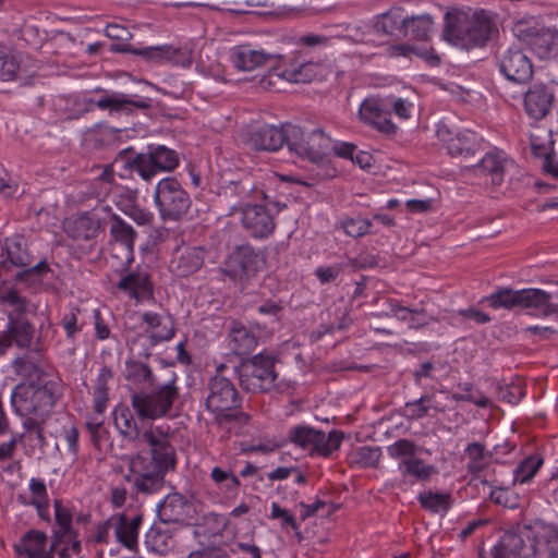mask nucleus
Wrapping results in <instances>:
<instances>
[{
	"mask_svg": "<svg viewBox=\"0 0 558 558\" xmlns=\"http://www.w3.org/2000/svg\"><path fill=\"white\" fill-rule=\"evenodd\" d=\"M250 420L251 416L240 409L225 411L214 417L215 423L220 428L232 432L235 435L244 433V428L247 426Z\"/></svg>",
	"mask_w": 558,
	"mask_h": 558,
	"instance_id": "39",
	"label": "nucleus"
},
{
	"mask_svg": "<svg viewBox=\"0 0 558 558\" xmlns=\"http://www.w3.org/2000/svg\"><path fill=\"white\" fill-rule=\"evenodd\" d=\"M280 58L263 49H254L248 45L235 46L230 50V60L240 71H253Z\"/></svg>",
	"mask_w": 558,
	"mask_h": 558,
	"instance_id": "26",
	"label": "nucleus"
},
{
	"mask_svg": "<svg viewBox=\"0 0 558 558\" xmlns=\"http://www.w3.org/2000/svg\"><path fill=\"white\" fill-rule=\"evenodd\" d=\"M204 263V250L198 246L178 247L170 263V269L180 277L197 271Z\"/></svg>",
	"mask_w": 558,
	"mask_h": 558,
	"instance_id": "28",
	"label": "nucleus"
},
{
	"mask_svg": "<svg viewBox=\"0 0 558 558\" xmlns=\"http://www.w3.org/2000/svg\"><path fill=\"white\" fill-rule=\"evenodd\" d=\"M102 230V219L97 211L84 213L65 223L66 233L74 240H92Z\"/></svg>",
	"mask_w": 558,
	"mask_h": 558,
	"instance_id": "29",
	"label": "nucleus"
},
{
	"mask_svg": "<svg viewBox=\"0 0 558 558\" xmlns=\"http://www.w3.org/2000/svg\"><path fill=\"white\" fill-rule=\"evenodd\" d=\"M357 461L364 466H377L379 459L381 457V450L379 447H369L364 446L361 447L357 452Z\"/></svg>",
	"mask_w": 558,
	"mask_h": 558,
	"instance_id": "60",
	"label": "nucleus"
},
{
	"mask_svg": "<svg viewBox=\"0 0 558 558\" xmlns=\"http://www.w3.org/2000/svg\"><path fill=\"white\" fill-rule=\"evenodd\" d=\"M494 558H558V529L536 523L505 533L492 550Z\"/></svg>",
	"mask_w": 558,
	"mask_h": 558,
	"instance_id": "3",
	"label": "nucleus"
},
{
	"mask_svg": "<svg viewBox=\"0 0 558 558\" xmlns=\"http://www.w3.org/2000/svg\"><path fill=\"white\" fill-rule=\"evenodd\" d=\"M288 134L290 135L289 151L291 154L324 168L323 175H330L328 168V157L332 150L330 137L319 129L306 134L298 125L291 129Z\"/></svg>",
	"mask_w": 558,
	"mask_h": 558,
	"instance_id": "8",
	"label": "nucleus"
},
{
	"mask_svg": "<svg viewBox=\"0 0 558 558\" xmlns=\"http://www.w3.org/2000/svg\"><path fill=\"white\" fill-rule=\"evenodd\" d=\"M371 226L369 220L361 217L347 218L342 221L344 232L352 238H359L368 233Z\"/></svg>",
	"mask_w": 558,
	"mask_h": 558,
	"instance_id": "58",
	"label": "nucleus"
},
{
	"mask_svg": "<svg viewBox=\"0 0 558 558\" xmlns=\"http://www.w3.org/2000/svg\"><path fill=\"white\" fill-rule=\"evenodd\" d=\"M492 501L509 509H515L520 506L519 496L508 488L497 487L490 492Z\"/></svg>",
	"mask_w": 558,
	"mask_h": 558,
	"instance_id": "57",
	"label": "nucleus"
},
{
	"mask_svg": "<svg viewBox=\"0 0 558 558\" xmlns=\"http://www.w3.org/2000/svg\"><path fill=\"white\" fill-rule=\"evenodd\" d=\"M114 425L120 434L136 442L148 446L130 458L131 475L125 478L132 482L136 492L150 495L159 492L165 485L166 474L175 468L177 456L170 444L169 434L160 426H150L140 430L133 413L128 407L121 405L114 410Z\"/></svg>",
	"mask_w": 558,
	"mask_h": 558,
	"instance_id": "1",
	"label": "nucleus"
},
{
	"mask_svg": "<svg viewBox=\"0 0 558 558\" xmlns=\"http://www.w3.org/2000/svg\"><path fill=\"white\" fill-rule=\"evenodd\" d=\"M28 379L19 384L11 393L14 412L24 417V428L44 424L56 402L63 393L61 379L48 374L34 364L25 365Z\"/></svg>",
	"mask_w": 558,
	"mask_h": 558,
	"instance_id": "2",
	"label": "nucleus"
},
{
	"mask_svg": "<svg viewBox=\"0 0 558 558\" xmlns=\"http://www.w3.org/2000/svg\"><path fill=\"white\" fill-rule=\"evenodd\" d=\"M48 537L46 533L37 530H29L14 544V550L17 556L27 558H53V551L59 545L53 541L47 549Z\"/></svg>",
	"mask_w": 558,
	"mask_h": 558,
	"instance_id": "24",
	"label": "nucleus"
},
{
	"mask_svg": "<svg viewBox=\"0 0 558 558\" xmlns=\"http://www.w3.org/2000/svg\"><path fill=\"white\" fill-rule=\"evenodd\" d=\"M35 327L25 316H8L7 329L0 333V354H5L12 345L31 349L34 344Z\"/></svg>",
	"mask_w": 558,
	"mask_h": 558,
	"instance_id": "18",
	"label": "nucleus"
},
{
	"mask_svg": "<svg viewBox=\"0 0 558 558\" xmlns=\"http://www.w3.org/2000/svg\"><path fill=\"white\" fill-rule=\"evenodd\" d=\"M0 303L7 304L13 308L8 314V316H25L29 305L28 300L25 296H23L15 288H9L0 292Z\"/></svg>",
	"mask_w": 558,
	"mask_h": 558,
	"instance_id": "47",
	"label": "nucleus"
},
{
	"mask_svg": "<svg viewBox=\"0 0 558 558\" xmlns=\"http://www.w3.org/2000/svg\"><path fill=\"white\" fill-rule=\"evenodd\" d=\"M531 148L535 156H544L543 169L545 172L551 174L558 179V165L554 158L546 153V148L543 145H538L534 137H531Z\"/></svg>",
	"mask_w": 558,
	"mask_h": 558,
	"instance_id": "59",
	"label": "nucleus"
},
{
	"mask_svg": "<svg viewBox=\"0 0 558 558\" xmlns=\"http://www.w3.org/2000/svg\"><path fill=\"white\" fill-rule=\"evenodd\" d=\"M187 558H231L221 547L216 545L204 546L201 549L193 550Z\"/></svg>",
	"mask_w": 558,
	"mask_h": 558,
	"instance_id": "63",
	"label": "nucleus"
},
{
	"mask_svg": "<svg viewBox=\"0 0 558 558\" xmlns=\"http://www.w3.org/2000/svg\"><path fill=\"white\" fill-rule=\"evenodd\" d=\"M20 63L12 51L0 45V80L11 81L16 77Z\"/></svg>",
	"mask_w": 558,
	"mask_h": 558,
	"instance_id": "52",
	"label": "nucleus"
},
{
	"mask_svg": "<svg viewBox=\"0 0 558 558\" xmlns=\"http://www.w3.org/2000/svg\"><path fill=\"white\" fill-rule=\"evenodd\" d=\"M99 109L113 111H132V108L148 109L151 107V99L147 97H135L126 94L107 95L96 102Z\"/></svg>",
	"mask_w": 558,
	"mask_h": 558,
	"instance_id": "32",
	"label": "nucleus"
},
{
	"mask_svg": "<svg viewBox=\"0 0 558 558\" xmlns=\"http://www.w3.org/2000/svg\"><path fill=\"white\" fill-rule=\"evenodd\" d=\"M465 456L469 460L466 470L471 474H478L486 468L485 460L492 458L493 453L487 451L481 442H471L466 446Z\"/></svg>",
	"mask_w": 558,
	"mask_h": 558,
	"instance_id": "42",
	"label": "nucleus"
},
{
	"mask_svg": "<svg viewBox=\"0 0 558 558\" xmlns=\"http://www.w3.org/2000/svg\"><path fill=\"white\" fill-rule=\"evenodd\" d=\"M498 396L500 400L517 404L524 397V390L520 385H508L499 387Z\"/></svg>",
	"mask_w": 558,
	"mask_h": 558,
	"instance_id": "62",
	"label": "nucleus"
},
{
	"mask_svg": "<svg viewBox=\"0 0 558 558\" xmlns=\"http://www.w3.org/2000/svg\"><path fill=\"white\" fill-rule=\"evenodd\" d=\"M54 518L58 525V530L54 531V541L60 543L64 537L72 539V513L61 500H54Z\"/></svg>",
	"mask_w": 558,
	"mask_h": 558,
	"instance_id": "44",
	"label": "nucleus"
},
{
	"mask_svg": "<svg viewBox=\"0 0 558 558\" xmlns=\"http://www.w3.org/2000/svg\"><path fill=\"white\" fill-rule=\"evenodd\" d=\"M295 125L291 123L281 126L264 125L250 133L247 143L255 150L276 151L283 145L290 149V135Z\"/></svg>",
	"mask_w": 558,
	"mask_h": 558,
	"instance_id": "20",
	"label": "nucleus"
},
{
	"mask_svg": "<svg viewBox=\"0 0 558 558\" xmlns=\"http://www.w3.org/2000/svg\"><path fill=\"white\" fill-rule=\"evenodd\" d=\"M439 138L446 144L448 153L452 157L461 158L469 163L470 159L480 150L482 138L474 132L465 130L452 135L445 124L437 130Z\"/></svg>",
	"mask_w": 558,
	"mask_h": 558,
	"instance_id": "17",
	"label": "nucleus"
},
{
	"mask_svg": "<svg viewBox=\"0 0 558 558\" xmlns=\"http://www.w3.org/2000/svg\"><path fill=\"white\" fill-rule=\"evenodd\" d=\"M407 14L402 8H392L376 16L374 29L389 36L404 37Z\"/></svg>",
	"mask_w": 558,
	"mask_h": 558,
	"instance_id": "33",
	"label": "nucleus"
},
{
	"mask_svg": "<svg viewBox=\"0 0 558 558\" xmlns=\"http://www.w3.org/2000/svg\"><path fill=\"white\" fill-rule=\"evenodd\" d=\"M155 204L163 220H180L189 211L192 201L180 182L172 177L160 180L154 193Z\"/></svg>",
	"mask_w": 558,
	"mask_h": 558,
	"instance_id": "9",
	"label": "nucleus"
},
{
	"mask_svg": "<svg viewBox=\"0 0 558 558\" xmlns=\"http://www.w3.org/2000/svg\"><path fill=\"white\" fill-rule=\"evenodd\" d=\"M49 271V266L46 260H40L35 265L25 267L15 276L17 282H25L28 286L39 284L44 276Z\"/></svg>",
	"mask_w": 558,
	"mask_h": 558,
	"instance_id": "51",
	"label": "nucleus"
},
{
	"mask_svg": "<svg viewBox=\"0 0 558 558\" xmlns=\"http://www.w3.org/2000/svg\"><path fill=\"white\" fill-rule=\"evenodd\" d=\"M275 364V356L266 352L242 360L234 368L240 387L253 393L270 391L276 386L278 377Z\"/></svg>",
	"mask_w": 558,
	"mask_h": 558,
	"instance_id": "6",
	"label": "nucleus"
},
{
	"mask_svg": "<svg viewBox=\"0 0 558 558\" xmlns=\"http://www.w3.org/2000/svg\"><path fill=\"white\" fill-rule=\"evenodd\" d=\"M227 368L225 364L217 367V373L208 384V395L206 398V409L215 416L221 412L241 409L242 398L233 383L223 375Z\"/></svg>",
	"mask_w": 558,
	"mask_h": 558,
	"instance_id": "14",
	"label": "nucleus"
},
{
	"mask_svg": "<svg viewBox=\"0 0 558 558\" xmlns=\"http://www.w3.org/2000/svg\"><path fill=\"white\" fill-rule=\"evenodd\" d=\"M178 397L179 388L173 375L166 384L156 386L150 392H134L131 396V404L140 420H156L168 414Z\"/></svg>",
	"mask_w": 558,
	"mask_h": 558,
	"instance_id": "7",
	"label": "nucleus"
},
{
	"mask_svg": "<svg viewBox=\"0 0 558 558\" xmlns=\"http://www.w3.org/2000/svg\"><path fill=\"white\" fill-rule=\"evenodd\" d=\"M5 250L12 265L21 268L33 264V257L28 251L26 240L23 236H14L5 240Z\"/></svg>",
	"mask_w": 558,
	"mask_h": 558,
	"instance_id": "38",
	"label": "nucleus"
},
{
	"mask_svg": "<svg viewBox=\"0 0 558 558\" xmlns=\"http://www.w3.org/2000/svg\"><path fill=\"white\" fill-rule=\"evenodd\" d=\"M490 20L482 13L469 14L461 10L448 11L441 32L444 40L461 49L482 47L489 39Z\"/></svg>",
	"mask_w": 558,
	"mask_h": 558,
	"instance_id": "4",
	"label": "nucleus"
},
{
	"mask_svg": "<svg viewBox=\"0 0 558 558\" xmlns=\"http://www.w3.org/2000/svg\"><path fill=\"white\" fill-rule=\"evenodd\" d=\"M0 303L7 304L13 308L8 314V316H25L29 305L28 300L25 296H23L15 288H9L0 292Z\"/></svg>",
	"mask_w": 558,
	"mask_h": 558,
	"instance_id": "48",
	"label": "nucleus"
},
{
	"mask_svg": "<svg viewBox=\"0 0 558 558\" xmlns=\"http://www.w3.org/2000/svg\"><path fill=\"white\" fill-rule=\"evenodd\" d=\"M543 464V458L538 454H532L525 458L514 471V481L521 484L529 482Z\"/></svg>",
	"mask_w": 558,
	"mask_h": 558,
	"instance_id": "50",
	"label": "nucleus"
},
{
	"mask_svg": "<svg viewBox=\"0 0 558 558\" xmlns=\"http://www.w3.org/2000/svg\"><path fill=\"white\" fill-rule=\"evenodd\" d=\"M407 26H404V37H411L415 40L426 41L429 39L434 28L432 15L425 13L421 15H407Z\"/></svg>",
	"mask_w": 558,
	"mask_h": 558,
	"instance_id": "37",
	"label": "nucleus"
},
{
	"mask_svg": "<svg viewBox=\"0 0 558 558\" xmlns=\"http://www.w3.org/2000/svg\"><path fill=\"white\" fill-rule=\"evenodd\" d=\"M417 499L425 510L433 513H446L451 506V496L444 493L423 492Z\"/></svg>",
	"mask_w": 558,
	"mask_h": 558,
	"instance_id": "43",
	"label": "nucleus"
},
{
	"mask_svg": "<svg viewBox=\"0 0 558 558\" xmlns=\"http://www.w3.org/2000/svg\"><path fill=\"white\" fill-rule=\"evenodd\" d=\"M497 62L500 72L511 82L526 84L533 77L532 61L524 50L518 46L500 48L497 52Z\"/></svg>",
	"mask_w": 558,
	"mask_h": 558,
	"instance_id": "15",
	"label": "nucleus"
},
{
	"mask_svg": "<svg viewBox=\"0 0 558 558\" xmlns=\"http://www.w3.org/2000/svg\"><path fill=\"white\" fill-rule=\"evenodd\" d=\"M507 159L498 151L487 153L478 163H465V167H471L475 173H485L490 177L493 185H500L504 181L505 167Z\"/></svg>",
	"mask_w": 558,
	"mask_h": 558,
	"instance_id": "34",
	"label": "nucleus"
},
{
	"mask_svg": "<svg viewBox=\"0 0 558 558\" xmlns=\"http://www.w3.org/2000/svg\"><path fill=\"white\" fill-rule=\"evenodd\" d=\"M112 376L110 369L104 367L101 373L97 379V386L94 390V402H95V411L99 414L104 413L107 403V379Z\"/></svg>",
	"mask_w": 558,
	"mask_h": 558,
	"instance_id": "55",
	"label": "nucleus"
},
{
	"mask_svg": "<svg viewBox=\"0 0 558 558\" xmlns=\"http://www.w3.org/2000/svg\"><path fill=\"white\" fill-rule=\"evenodd\" d=\"M131 170L145 181H150L160 171H172L179 166V155L163 145L150 146L147 153L136 154L126 160Z\"/></svg>",
	"mask_w": 558,
	"mask_h": 558,
	"instance_id": "11",
	"label": "nucleus"
},
{
	"mask_svg": "<svg viewBox=\"0 0 558 558\" xmlns=\"http://www.w3.org/2000/svg\"><path fill=\"white\" fill-rule=\"evenodd\" d=\"M361 119L385 134L396 133L397 126L389 119V104L384 98L369 97L360 106Z\"/></svg>",
	"mask_w": 558,
	"mask_h": 558,
	"instance_id": "21",
	"label": "nucleus"
},
{
	"mask_svg": "<svg viewBox=\"0 0 558 558\" xmlns=\"http://www.w3.org/2000/svg\"><path fill=\"white\" fill-rule=\"evenodd\" d=\"M317 65L313 62H291L287 64L274 65L268 76H264L260 80V84L265 86H270L272 84L271 78L278 77L286 80L290 83H308L317 74Z\"/></svg>",
	"mask_w": 558,
	"mask_h": 558,
	"instance_id": "23",
	"label": "nucleus"
},
{
	"mask_svg": "<svg viewBox=\"0 0 558 558\" xmlns=\"http://www.w3.org/2000/svg\"><path fill=\"white\" fill-rule=\"evenodd\" d=\"M262 255L251 245L235 247L225 262L223 272L232 280H244L254 276L263 266Z\"/></svg>",
	"mask_w": 558,
	"mask_h": 558,
	"instance_id": "16",
	"label": "nucleus"
},
{
	"mask_svg": "<svg viewBox=\"0 0 558 558\" xmlns=\"http://www.w3.org/2000/svg\"><path fill=\"white\" fill-rule=\"evenodd\" d=\"M271 519H281V526H290L294 531L299 530V524L293 514H291L287 509L281 508L277 502H272L271 505Z\"/></svg>",
	"mask_w": 558,
	"mask_h": 558,
	"instance_id": "61",
	"label": "nucleus"
},
{
	"mask_svg": "<svg viewBox=\"0 0 558 558\" xmlns=\"http://www.w3.org/2000/svg\"><path fill=\"white\" fill-rule=\"evenodd\" d=\"M92 189V194L99 201L111 195L114 190L118 189L114 183L113 171L106 168L101 174L94 180Z\"/></svg>",
	"mask_w": 558,
	"mask_h": 558,
	"instance_id": "49",
	"label": "nucleus"
},
{
	"mask_svg": "<svg viewBox=\"0 0 558 558\" xmlns=\"http://www.w3.org/2000/svg\"><path fill=\"white\" fill-rule=\"evenodd\" d=\"M430 409L435 410L436 412L444 411V408L439 407L435 401L434 395L425 393L417 400L405 403L404 415L410 420H421L428 414Z\"/></svg>",
	"mask_w": 558,
	"mask_h": 558,
	"instance_id": "41",
	"label": "nucleus"
},
{
	"mask_svg": "<svg viewBox=\"0 0 558 558\" xmlns=\"http://www.w3.org/2000/svg\"><path fill=\"white\" fill-rule=\"evenodd\" d=\"M194 512L193 504L179 493L167 495L157 507V514L163 523H184L193 518Z\"/></svg>",
	"mask_w": 558,
	"mask_h": 558,
	"instance_id": "22",
	"label": "nucleus"
},
{
	"mask_svg": "<svg viewBox=\"0 0 558 558\" xmlns=\"http://www.w3.org/2000/svg\"><path fill=\"white\" fill-rule=\"evenodd\" d=\"M29 490L32 493L31 504L49 501L48 493L45 483L38 478H31Z\"/></svg>",
	"mask_w": 558,
	"mask_h": 558,
	"instance_id": "64",
	"label": "nucleus"
},
{
	"mask_svg": "<svg viewBox=\"0 0 558 558\" xmlns=\"http://www.w3.org/2000/svg\"><path fill=\"white\" fill-rule=\"evenodd\" d=\"M230 344L238 355L250 354L257 345V336L241 324H234L230 330Z\"/></svg>",
	"mask_w": 558,
	"mask_h": 558,
	"instance_id": "35",
	"label": "nucleus"
},
{
	"mask_svg": "<svg viewBox=\"0 0 558 558\" xmlns=\"http://www.w3.org/2000/svg\"><path fill=\"white\" fill-rule=\"evenodd\" d=\"M125 379L135 385H154L151 369L138 361H128L125 365Z\"/></svg>",
	"mask_w": 558,
	"mask_h": 558,
	"instance_id": "45",
	"label": "nucleus"
},
{
	"mask_svg": "<svg viewBox=\"0 0 558 558\" xmlns=\"http://www.w3.org/2000/svg\"><path fill=\"white\" fill-rule=\"evenodd\" d=\"M110 221V234L114 241L111 247L121 254V264L128 265L132 260L135 231L117 215H112Z\"/></svg>",
	"mask_w": 558,
	"mask_h": 558,
	"instance_id": "27",
	"label": "nucleus"
},
{
	"mask_svg": "<svg viewBox=\"0 0 558 558\" xmlns=\"http://www.w3.org/2000/svg\"><path fill=\"white\" fill-rule=\"evenodd\" d=\"M514 35L525 43L539 59H549L558 52V31L545 27L536 21H520Z\"/></svg>",
	"mask_w": 558,
	"mask_h": 558,
	"instance_id": "12",
	"label": "nucleus"
},
{
	"mask_svg": "<svg viewBox=\"0 0 558 558\" xmlns=\"http://www.w3.org/2000/svg\"><path fill=\"white\" fill-rule=\"evenodd\" d=\"M288 438L304 450H310L312 453H317L322 457H328L339 449L343 434L339 430H331L326 435L324 432L311 426L298 425L290 428Z\"/></svg>",
	"mask_w": 558,
	"mask_h": 558,
	"instance_id": "13",
	"label": "nucleus"
},
{
	"mask_svg": "<svg viewBox=\"0 0 558 558\" xmlns=\"http://www.w3.org/2000/svg\"><path fill=\"white\" fill-rule=\"evenodd\" d=\"M117 288L137 301L153 296V284L148 274L144 271H133L123 276Z\"/></svg>",
	"mask_w": 558,
	"mask_h": 558,
	"instance_id": "31",
	"label": "nucleus"
},
{
	"mask_svg": "<svg viewBox=\"0 0 558 558\" xmlns=\"http://www.w3.org/2000/svg\"><path fill=\"white\" fill-rule=\"evenodd\" d=\"M480 303H487L494 310L520 307L533 310L545 317L558 316V291L547 292L535 288L521 290L500 288L490 295L484 296Z\"/></svg>",
	"mask_w": 558,
	"mask_h": 558,
	"instance_id": "5",
	"label": "nucleus"
},
{
	"mask_svg": "<svg viewBox=\"0 0 558 558\" xmlns=\"http://www.w3.org/2000/svg\"><path fill=\"white\" fill-rule=\"evenodd\" d=\"M416 445L409 439H399L387 447V453L392 459H410L416 454Z\"/></svg>",
	"mask_w": 558,
	"mask_h": 558,
	"instance_id": "56",
	"label": "nucleus"
},
{
	"mask_svg": "<svg viewBox=\"0 0 558 558\" xmlns=\"http://www.w3.org/2000/svg\"><path fill=\"white\" fill-rule=\"evenodd\" d=\"M210 478L216 485L231 493L236 492L241 485L240 480L232 471L223 470L219 466L213 468Z\"/></svg>",
	"mask_w": 558,
	"mask_h": 558,
	"instance_id": "53",
	"label": "nucleus"
},
{
	"mask_svg": "<svg viewBox=\"0 0 558 558\" xmlns=\"http://www.w3.org/2000/svg\"><path fill=\"white\" fill-rule=\"evenodd\" d=\"M553 104L554 94L544 84H535L524 93L523 108L533 120L544 119L550 112Z\"/></svg>",
	"mask_w": 558,
	"mask_h": 558,
	"instance_id": "25",
	"label": "nucleus"
},
{
	"mask_svg": "<svg viewBox=\"0 0 558 558\" xmlns=\"http://www.w3.org/2000/svg\"><path fill=\"white\" fill-rule=\"evenodd\" d=\"M80 315L81 311L78 308H71L62 316L60 320V326L65 331L66 338L69 340L73 341L76 335H78L83 329L84 323L80 322Z\"/></svg>",
	"mask_w": 558,
	"mask_h": 558,
	"instance_id": "54",
	"label": "nucleus"
},
{
	"mask_svg": "<svg viewBox=\"0 0 558 558\" xmlns=\"http://www.w3.org/2000/svg\"><path fill=\"white\" fill-rule=\"evenodd\" d=\"M146 324L144 332L129 341L132 351L138 355L149 356L150 349L159 342L168 341L174 336V324L170 316L154 312H146L142 315Z\"/></svg>",
	"mask_w": 558,
	"mask_h": 558,
	"instance_id": "10",
	"label": "nucleus"
},
{
	"mask_svg": "<svg viewBox=\"0 0 558 558\" xmlns=\"http://www.w3.org/2000/svg\"><path fill=\"white\" fill-rule=\"evenodd\" d=\"M114 534L117 541L129 549H133L137 544L138 533L130 527L128 524V517L125 513L116 514Z\"/></svg>",
	"mask_w": 558,
	"mask_h": 558,
	"instance_id": "46",
	"label": "nucleus"
},
{
	"mask_svg": "<svg viewBox=\"0 0 558 558\" xmlns=\"http://www.w3.org/2000/svg\"><path fill=\"white\" fill-rule=\"evenodd\" d=\"M390 314L401 322H407L410 328L418 329L428 325L429 317L423 307L409 308L401 306L397 301L390 300Z\"/></svg>",
	"mask_w": 558,
	"mask_h": 558,
	"instance_id": "36",
	"label": "nucleus"
},
{
	"mask_svg": "<svg viewBox=\"0 0 558 558\" xmlns=\"http://www.w3.org/2000/svg\"><path fill=\"white\" fill-rule=\"evenodd\" d=\"M399 471L404 478L410 476L421 482L429 480L436 473L433 465L426 464L422 459L415 457L401 460Z\"/></svg>",
	"mask_w": 558,
	"mask_h": 558,
	"instance_id": "40",
	"label": "nucleus"
},
{
	"mask_svg": "<svg viewBox=\"0 0 558 558\" xmlns=\"http://www.w3.org/2000/svg\"><path fill=\"white\" fill-rule=\"evenodd\" d=\"M136 56H140L145 61L155 64H161L166 62H172L174 64L182 65L190 64V58H187L181 49L174 48L170 45L138 48Z\"/></svg>",
	"mask_w": 558,
	"mask_h": 558,
	"instance_id": "30",
	"label": "nucleus"
},
{
	"mask_svg": "<svg viewBox=\"0 0 558 558\" xmlns=\"http://www.w3.org/2000/svg\"><path fill=\"white\" fill-rule=\"evenodd\" d=\"M241 215L242 227L251 236L266 239L274 233L276 222L266 206L246 204L241 208Z\"/></svg>",
	"mask_w": 558,
	"mask_h": 558,
	"instance_id": "19",
	"label": "nucleus"
}]
</instances>
